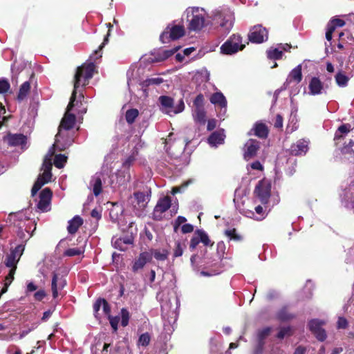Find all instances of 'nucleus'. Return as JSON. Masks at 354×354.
<instances>
[{
    "label": "nucleus",
    "instance_id": "nucleus-61",
    "mask_svg": "<svg viewBox=\"0 0 354 354\" xmlns=\"http://www.w3.org/2000/svg\"><path fill=\"white\" fill-rule=\"evenodd\" d=\"M133 196L138 204L144 203L146 200V195L143 192H136L133 194Z\"/></svg>",
    "mask_w": 354,
    "mask_h": 354
},
{
    "label": "nucleus",
    "instance_id": "nucleus-37",
    "mask_svg": "<svg viewBox=\"0 0 354 354\" xmlns=\"http://www.w3.org/2000/svg\"><path fill=\"white\" fill-rule=\"evenodd\" d=\"M19 261L14 257L13 254H8L5 260V265L10 269L17 270V266Z\"/></svg>",
    "mask_w": 354,
    "mask_h": 354
},
{
    "label": "nucleus",
    "instance_id": "nucleus-49",
    "mask_svg": "<svg viewBox=\"0 0 354 354\" xmlns=\"http://www.w3.org/2000/svg\"><path fill=\"white\" fill-rule=\"evenodd\" d=\"M183 254V248L180 241H176L175 248L174 249L173 257L177 258L181 257Z\"/></svg>",
    "mask_w": 354,
    "mask_h": 354
},
{
    "label": "nucleus",
    "instance_id": "nucleus-36",
    "mask_svg": "<svg viewBox=\"0 0 354 354\" xmlns=\"http://www.w3.org/2000/svg\"><path fill=\"white\" fill-rule=\"evenodd\" d=\"M268 57L270 59H280L283 56V51L279 48H271L267 51Z\"/></svg>",
    "mask_w": 354,
    "mask_h": 354
},
{
    "label": "nucleus",
    "instance_id": "nucleus-26",
    "mask_svg": "<svg viewBox=\"0 0 354 354\" xmlns=\"http://www.w3.org/2000/svg\"><path fill=\"white\" fill-rule=\"evenodd\" d=\"M150 253L157 261H164L168 259L169 251L167 249H154Z\"/></svg>",
    "mask_w": 354,
    "mask_h": 354
},
{
    "label": "nucleus",
    "instance_id": "nucleus-62",
    "mask_svg": "<svg viewBox=\"0 0 354 354\" xmlns=\"http://www.w3.org/2000/svg\"><path fill=\"white\" fill-rule=\"evenodd\" d=\"M46 296V293L44 290H39L34 294V298L37 301H41Z\"/></svg>",
    "mask_w": 354,
    "mask_h": 354
},
{
    "label": "nucleus",
    "instance_id": "nucleus-45",
    "mask_svg": "<svg viewBox=\"0 0 354 354\" xmlns=\"http://www.w3.org/2000/svg\"><path fill=\"white\" fill-rule=\"evenodd\" d=\"M354 145V142L352 140H350L348 145H346L342 149V153L344 155H349L351 157H354V151L352 147Z\"/></svg>",
    "mask_w": 354,
    "mask_h": 354
},
{
    "label": "nucleus",
    "instance_id": "nucleus-10",
    "mask_svg": "<svg viewBox=\"0 0 354 354\" xmlns=\"http://www.w3.org/2000/svg\"><path fill=\"white\" fill-rule=\"evenodd\" d=\"M324 324V321L318 319H313L308 322L309 330L320 342H324L327 337L326 330L322 327Z\"/></svg>",
    "mask_w": 354,
    "mask_h": 354
},
{
    "label": "nucleus",
    "instance_id": "nucleus-51",
    "mask_svg": "<svg viewBox=\"0 0 354 354\" xmlns=\"http://www.w3.org/2000/svg\"><path fill=\"white\" fill-rule=\"evenodd\" d=\"M204 96L203 94H198L194 100L195 109H203Z\"/></svg>",
    "mask_w": 354,
    "mask_h": 354
},
{
    "label": "nucleus",
    "instance_id": "nucleus-15",
    "mask_svg": "<svg viewBox=\"0 0 354 354\" xmlns=\"http://www.w3.org/2000/svg\"><path fill=\"white\" fill-rule=\"evenodd\" d=\"M308 150V142L303 139L299 140L295 143H293L288 149L289 153L295 156L305 155Z\"/></svg>",
    "mask_w": 354,
    "mask_h": 354
},
{
    "label": "nucleus",
    "instance_id": "nucleus-23",
    "mask_svg": "<svg viewBox=\"0 0 354 354\" xmlns=\"http://www.w3.org/2000/svg\"><path fill=\"white\" fill-rule=\"evenodd\" d=\"M225 134L223 130L216 131L213 132L208 138V142L211 145H216L217 144H221L225 139Z\"/></svg>",
    "mask_w": 354,
    "mask_h": 354
},
{
    "label": "nucleus",
    "instance_id": "nucleus-46",
    "mask_svg": "<svg viewBox=\"0 0 354 354\" xmlns=\"http://www.w3.org/2000/svg\"><path fill=\"white\" fill-rule=\"evenodd\" d=\"M107 27L109 28L108 32L104 37L103 42L101 44V45L99 46L98 49L96 50L94 53L95 55H98V53L102 50V48L104 47L106 44L109 41V37L110 36V29L113 28V25L111 23L106 24Z\"/></svg>",
    "mask_w": 354,
    "mask_h": 354
},
{
    "label": "nucleus",
    "instance_id": "nucleus-53",
    "mask_svg": "<svg viewBox=\"0 0 354 354\" xmlns=\"http://www.w3.org/2000/svg\"><path fill=\"white\" fill-rule=\"evenodd\" d=\"M187 221V218L183 216H178L174 223V230L177 232L179 227Z\"/></svg>",
    "mask_w": 354,
    "mask_h": 354
},
{
    "label": "nucleus",
    "instance_id": "nucleus-4",
    "mask_svg": "<svg viewBox=\"0 0 354 354\" xmlns=\"http://www.w3.org/2000/svg\"><path fill=\"white\" fill-rule=\"evenodd\" d=\"M186 12L187 21H189L188 28L194 31L201 30L204 26L205 18L199 13L198 8H189Z\"/></svg>",
    "mask_w": 354,
    "mask_h": 354
},
{
    "label": "nucleus",
    "instance_id": "nucleus-58",
    "mask_svg": "<svg viewBox=\"0 0 354 354\" xmlns=\"http://www.w3.org/2000/svg\"><path fill=\"white\" fill-rule=\"evenodd\" d=\"M102 304L103 298H98L93 304L94 315L95 317H97L98 311L100 310L101 306H102Z\"/></svg>",
    "mask_w": 354,
    "mask_h": 354
},
{
    "label": "nucleus",
    "instance_id": "nucleus-48",
    "mask_svg": "<svg viewBox=\"0 0 354 354\" xmlns=\"http://www.w3.org/2000/svg\"><path fill=\"white\" fill-rule=\"evenodd\" d=\"M83 250L80 248H69L64 252V256L74 257L78 256L83 253Z\"/></svg>",
    "mask_w": 354,
    "mask_h": 354
},
{
    "label": "nucleus",
    "instance_id": "nucleus-42",
    "mask_svg": "<svg viewBox=\"0 0 354 354\" xmlns=\"http://www.w3.org/2000/svg\"><path fill=\"white\" fill-rule=\"evenodd\" d=\"M151 341V336L149 333H145L140 335L138 344L144 347L147 346Z\"/></svg>",
    "mask_w": 354,
    "mask_h": 354
},
{
    "label": "nucleus",
    "instance_id": "nucleus-2",
    "mask_svg": "<svg viewBox=\"0 0 354 354\" xmlns=\"http://www.w3.org/2000/svg\"><path fill=\"white\" fill-rule=\"evenodd\" d=\"M245 48L242 43V37L239 34H233L221 46V53L223 55H232Z\"/></svg>",
    "mask_w": 354,
    "mask_h": 354
},
{
    "label": "nucleus",
    "instance_id": "nucleus-39",
    "mask_svg": "<svg viewBox=\"0 0 354 354\" xmlns=\"http://www.w3.org/2000/svg\"><path fill=\"white\" fill-rule=\"evenodd\" d=\"M25 250L24 244H19L16 246L14 249L11 250L10 254H13L14 257L19 261Z\"/></svg>",
    "mask_w": 354,
    "mask_h": 354
},
{
    "label": "nucleus",
    "instance_id": "nucleus-5",
    "mask_svg": "<svg viewBox=\"0 0 354 354\" xmlns=\"http://www.w3.org/2000/svg\"><path fill=\"white\" fill-rule=\"evenodd\" d=\"M254 194L263 205L268 204L271 196V183L269 180L263 179L256 185Z\"/></svg>",
    "mask_w": 354,
    "mask_h": 354
},
{
    "label": "nucleus",
    "instance_id": "nucleus-44",
    "mask_svg": "<svg viewBox=\"0 0 354 354\" xmlns=\"http://www.w3.org/2000/svg\"><path fill=\"white\" fill-rule=\"evenodd\" d=\"M102 180L100 177H97L95 178V182L93 184V194L95 196H97L98 195H100V194L102 192Z\"/></svg>",
    "mask_w": 354,
    "mask_h": 354
},
{
    "label": "nucleus",
    "instance_id": "nucleus-7",
    "mask_svg": "<svg viewBox=\"0 0 354 354\" xmlns=\"http://www.w3.org/2000/svg\"><path fill=\"white\" fill-rule=\"evenodd\" d=\"M202 243L205 246L212 247L214 242H212L207 234L203 230H196L189 242V250L194 251L198 245Z\"/></svg>",
    "mask_w": 354,
    "mask_h": 354
},
{
    "label": "nucleus",
    "instance_id": "nucleus-60",
    "mask_svg": "<svg viewBox=\"0 0 354 354\" xmlns=\"http://www.w3.org/2000/svg\"><path fill=\"white\" fill-rule=\"evenodd\" d=\"M52 167H53V165L51 162V160L50 158H46L44 160V162L42 164V169L44 171H51Z\"/></svg>",
    "mask_w": 354,
    "mask_h": 354
},
{
    "label": "nucleus",
    "instance_id": "nucleus-63",
    "mask_svg": "<svg viewBox=\"0 0 354 354\" xmlns=\"http://www.w3.org/2000/svg\"><path fill=\"white\" fill-rule=\"evenodd\" d=\"M194 231V226L192 224L186 223L181 227V232L183 234H187Z\"/></svg>",
    "mask_w": 354,
    "mask_h": 354
},
{
    "label": "nucleus",
    "instance_id": "nucleus-38",
    "mask_svg": "<svg viewBox=\"0 0 354 354\" xmlns=\"http://www.w3.org/2000/svg\"><path fill=\"white\" fill-rule=\"evenodd\" d=\"M66 161L67 157L65 155L61 153L57 154L54 158V165L57 168L61 169L64 167Z\"/></svg>",
    "mask_w": 354,
    "mask_h": 354
},
{
    "label": "nucleus",
    "instance_id": "nucleus-6",
    "mask_svg": "<svg viewBox=\"0 0 354 354\" xmlns=\"http://www.w3.org/2000/svg\"><path fill=\"white\" fill-rule=\"evenodd\" d=\"M159 102L167 114H177L182 112L185 109V104L182 99L176 106L174 104L173 98L167 95L160 96Z\"/></svg>",
    "mask_w": 354,
    "mask_h": 354
},
{
    "label": "nucleus",
    "instance_id": "nucleus-52",
    "mask_svg": "<svg viewBox=\"0 0 354 354\" xmlns=\"http://www.w3.org/2000/svg\"><path fill=\"white\" fill-rule=\"evenodd\" d=\"M124 243L126 245H129V244H132L133 243V240L131 238H129V237H124V238H120V239H118L115 241V248H119L120 250H122L119 245L120 243Z\"/></svg>",
    "mask_w": 354,
    "mask_h": 354
},
{
    "label": "nucleus",
    "instance_id": "nucleus-35",
    "mask_svg": "<svg viewBox=\"0 0 354 354\" xmlns=\"http://www.w3.org/2000/svg\"><path fill=\"white\" fill-rule=\"evenodd\" d=\"M138 154V151L134 149L131 155H129L122 162V167L124 168L129 169L130 167L133 164L136 159V156Z\"/></svg>",
    "mask_w": 354,
    "mask_h": 354
},
{
    "label": "nucleus",
    "instance_id": "nucleus-34",
    "mask_svg": "<svg viewBox=\"0 0 354 354\" xmlns=\"http://www.w3.org/2000/svg\"><path fill=\"white\" fill-rule=\"evenodd\" d=\"M163 82V79L161 77L148 78L140 83V86L143 88H146L151 85H159Z\"/></svg>",
    "mask_w": 354,
    "mask_h": 354
},
{
    "label": "nucleus",
    "instance_id": "nucleus-8",
    "mask_svg": "<svg viewBox=\"0 0 354 354\" xmlns=\"http://www.w3.org/2000/svg\"><path fill=\"white\" fill-rule=\"evenodd\" d=\"M268 30L261 25L252 27L248 34V39L254 44H261L268 39Z\"/></svg>",
    "mask_w": 354,
    "mask_h": 354
},
{
    "label": "nucleus",
    "instance_id": "nucleus-9",
    "mask_svg": "<svg viewBox=\"0 0 354 354\" xmlns=\"http://www.w3.org/2000/svg\"><path fill=\"white\" fill-rule=\"evenodd\" d=\"M171 202V198L168 196L160 198L153 209L152 213L153 219L155 221H161L163 218V213L170 208Z\"/></svg>",
    "mask_w": 354,
    "mask_h": 354
},
{
    "label": "nucleus",
    "instance_id": "nucleus-59",
    "mask_svg": "<svg viewBox=\"0 0 354 354\" xmlns=\"http://www.w3.org/2000/svg\"><path fill=\"white\" fill-rule=\"evenodd\" d=\"M265 343L257 342V344L254 347L252 354H262L264 349Z\"/></svg>",
    "mask_w": 354,
    "mask_h": 354
},
{
    "label": "nucleus",
    "instance_id": "nucleus-41",
    "mask_svg": "<svg viewBox=\"0 0 354 354\" xmlns=\"http://www.w3.org/2000/svg\"><path fill=\"white\" fill-rule=\"evenodd\" d=\"M292 331L290 326L281 328L279 333L277 335L278 339H282L286 336L290 337L292 335Z\"/></svg>",
    "mask_w": 354,
    "mask_h": 354
},
{
    "label": "nucleus",
    "instance_id": "nucleus-13",
    "mask_svg": "<svg viewBox=\"0 0 354 354\" xmlns=\"http://www.w3.org/2000/svg\"><path fill=\"white\" fill-rule=\"evenodd\" d=\"M52 196L53 192L50 188L44 189L39 194L37 208L43 212L49 211Z\"/></svg>",
    "mask_w": 354,
    "mask_h": 354
},
{
    "label": "nucleus",
    "instance_id": "nucleus-14",
    "mask_svg": "<svg viewBox=\"0 0 354 354\" xmlns=\"http://www.w3.org/2000/svg\"><path fill=\"white\" fill-rule=\"evenodd\" d=\"M66 285V281L62 276L55 272L53 273L51 281V290L53 297L54 299H55L59 295L58 290H62Z\"/></svg>",
    "mask_w": 354,
    "mask_h": 354
},
{
    "label": "nucleus",
    "instance_id": "nucleus-40",
    "mask_svg": "<svg viewBox=\"0 0 354 354\" xmlns=\"http://www.w3.org/2000/svg\"><path fill=\"white\" fill-rule=\"evenodd\" d=\"M121 315V325L123 327H126L129 324L130 319V313L128 310L125 308H122L120 311Z\"/></svg>",
    "mask_w": 354,
    "mask_h": 354
},
{
    "label": "nucleus",
    "instance_id": "nucleus-25",
    "mask_svg": "<svg viewBox=\"0 0 354 354\" xmlns=\"http://www.w3.org/2000/svg\"><path fill=\"white\" fill-rule=\"evenodd\" d=\"M210 102L214 104L220 106L221 108L226 107L227 106L225 97L221 92H216L212 94L210 97Z\"/></svg>",
    "mask_w": 354,
    "mask_h": 354
},
{
    "label": "nucleus",
    "instance_id": "nucleus-24",
    "mask_svg": "<svg viewBox=\"0 0 354 354\" xmlns=\"http://www.w3.org/2000/svg\"><path fill=\"white\" fill-rule=\"evenodd\" d=\"M131 180V175L129 171H118L116 173V183L119 186L126 185Z\"/></svg>",
    "mask_w": 354,
    "mask_h": 354
},
{
    "label": "nucleus",
    "instance_id": "nucleus-11",
    "mask_svg": "<svg viewBox=\"0 0 354 354\" xmlns=\"http://www.w3.org/2000/svg\"><path fill=\"white\" fill-rule=\"evenodd\" d=\"M261 143L256 139L250 138L244 145L243 158L248 161L257 156L260 149Z\"/></svg>",
    "mask_w": 354,
    "mask_h": 354
},
{
    "label": "nucleus",
    "instance_id": "nucleus-50",
    "mask_svg": "<svg viewBox=\"0 0 354 354\" xmlns=\"http://www.w3.org/2000/svg\"><path fill=\"white\" fill-rule=\"evenodd\" d=\"M44 185H45L44 182L41 181V178H37L31 189L32 196H35Z\"/></svg>",
    "mask_w": 354,
    "mask_h": 354
},
{
    "label": "nucleus",
    "instance_id": "nucleus-27",
    "mask_svg": "<svg viewBox=\"0 0 354 354\" xmlns=\"http://www.w3.org/2000/svg\"><path fill=\"white\" fill-rule=\"evenodd\" d=\"M180 46H176L172 49L170 50H164L161 52H159L157 54V57L156 58L157 62H162L164 61L169 57H170L171 55H173L176 51H178L180 49Z\"/></svg>",
    "mask_w": 354,
    "mask_h": 354
},
{
    "label": "nucleus",
    "instance_id": "nucleus-47",
    "mask_svg": "<svg viewBox=\"0 0 354 354\" xmlns=\"http://www.w3.org/2000/svg\"><path fill=\"white\" fill-rule=\"evenodd\" d=\"M111 326L113 330V333H116L118 329V323L120 322V317L119 316H112L109 315L108 317Z\"/></svg>",
    "mask_w": 354,
    "mask_h": 354
},
{
    "label": "nucleus",
    "instance_id": "nucleus-31",
    "mask_svg": "<svg viewBox=\"0 0 354 354\" xmlns=\"http://www.w3.org/2000/svg\"><path fill=\"white\" fill-rule=\"evenodd\" d=\"M16 270L10 269L8 274L5 277L4 286L1 290V294H3L7 292L9 286L12 283L15 277Z\"/></svg>",
    "mask_w": 354,
    "mask_h": 354
},
{
    "label": "nucleus",
    "instance_id": "nucleus-17",
    "mask_svg": "<svg viewBox=\"0 0 354 354\" xmlns=\"http://www.w3.org/2000/svg\"><path fill=\"white\" fill-rule=\"evenodd\" d=\"M151 260L152 257L150 252H141L132 266V271L137 272L139 270L142 269L147 263L150 262Z\"/></svg>",
    "mask_w": 354,
    "mask_h": 354
},
{
    "label": "nucleus",
    "instance_id": "nucleus-18",
    "mask_svg": "<svg viewBox=\"0 0 354 354\" xmlns=\"http://www.w3.org/2000/svg\"><path fill=\"white\" fill-rule=\"evenodd\" d=\"M309 93L313 95H317L322 93L324 88V84L319 77H313L310 79L308 84Z\"/></svg>",
    "mask_w": 354,
    "mask_h": 354
},
{
    "label": "nucleus",
    "instance_id": "nucleus-29",
    "mask_svg": "<svg viewBox=\"0 0 354 354\" xmlns=\"http://www.w3.org/2000/svg\"><path fill=\"white\" fill-rule=\"evenodd\" d=\"M30 89V82L26 81L24 83H23L19 88L18 95H17V99L19 101H22L26 98L27 95L28 94Z\"/></svg>",
    "mask_w": 354,
    "mask_h": 354
},
{
    "label": "nucleus",
    "instance_id": "nucleus-43",
    "mask_svg": "<svg viewBox=\"0 0 354 354\" xmlns=\"http://www.w3.org/2000/svg\"><path fill=\"white\" fill-rule=\"evenodd\" d=\"M270 327H266L262 330H259L257 334L258 342L265 343L264 339L270 334Z\"/></svg>",
    "mask_w": 354,
    "mask_h": 354
},
{
    "label": "nucleus",
    "instance_id": "nucleus-12",
    "mask_svg": "<svg viewBox=\"0 0 354 354\" xmlns=\"http://www.w3.org/2000/svg\"><path fill=\"white\" fill-rule=\"evenodd\" d=\"M3 140L6 142L10 147H21L22 149L26 145L27 136L23 133H12L3 136Z\"/></svg>",
    "mask_w": 354,
    "mask_h": 354
},
{
    "label": "nucleus",
    "instance_id": "nucleus-33",
    "mask_svg": "<svg viewBox=\"0 0 354 354\" xmlns=\"http://www.w3.org/2000/svg\"><path fill=\"white\" fill-rule=\"evenodd\" d=\"M335 82L340 87H344L348 84L349 78L342 71H339L335 75Z\"/></svg>",
    "mask_w": 354,
    "mask_h": 354
},
{
    "label": "nucleus",
    "instance_id": "nucleus-22",
    "mask_svg": "<svg viewBox=\"0 0 354 354\" xmlns=\"http://www.w3.org/2000/svg\"><path fill=\"white\" fill-rule=\"evenodd\" d=\"M295 317V315L289 312L287 306L282 307L277 313V318L281 322L290 321Z\"/></svg>",
    "mask_w": 354,
    "mask_h": 354
},
{
    "label": "nucleus",
    "instance_id": "nucleus-32",
    "mask_svg": "<svg viewBox=\"0 0 354 354\" xmlns=\"http://www.w3.org/2000/svg\"><path fill=\"white\" fill-rule=\"evenodd\" d=\"M139 115V111L137 109H130L127 111L125 113V119L128 124H132Z\"/></svg>",
    "mask_w": 354,
    "mask_h": 354
},
{
    "label": "nucleus",
    "instance_id": "nucleus-30",
    "mask_svg": "<svg viewBox=\"0 0 354 354\" xmlns=\"http://www.w3.org/2000/svg\"><path fill=\"white\" fill-rule=\"evenodd\" d=\"M224 234L229 238L230 241L239 242L243 240L241 235L239 234L235 228L227 229L224 231Z\"/></svg>",
    "mask_w": 354,
    "mask_h": 354
},
{
    "label": "nucleus",
    "instance_id": "nucleus-20",
    "mask_svg": "<svg viewBox=\"0 0 354 354\" xmlns=\"http://www.w3.org/2000/svg\"><path fill=\"white\" fill-rule=\"evenodd\" d=\"M84 221L80 216H75L71 220L68 221L67 227L68 232L71 234H75L79 230L80 227L82 225Z\"/></svg>",
    "mask_w": 354,
    "mask_h": 354
},
{
    "label": "nucleus",
    "instance_id": "nucleus-3",
    "mask_svg": "<svg viewBox=\"0 0 354 354\" xmlns=\"http://www.w3.org/2000/svg\"><path fill=\"white\" fill-rule=\"evenodd\" d=\"M185 30L183 26L181 25H168L160 36V40L162 43L166 44L171 40L174 41L180 39L185 35Z\"/></svg>",
    "mask_w": 354,
    "mask_h": 354
},
{
    "label": "nucleus",
    "instance_id": "nucleus-16",
    "mask_svg": "<svg viewBox=\"0 0 354 354\" xmlns=\"http://www.w3.org/2000/svg\"><path fill=\"white\" fill-rule=\"evenodd\" d=\"M269 133V129L267 125L262 122H257L253 127L248 132V135H254L257 137L266 139L268 138Z\"/></svg>",
    "mask_w": 354,
    "mask_h": 354
},
{
    "label": "nucleus",
    "instance_id": "nucleus-1",
    "mask_svg": "<svg viewBox=\"0 0 354 354\" xmlns=\"http://www.w3.org/2000/svg\"><path fill=\"white\" fill-rule=\"evenodd\" d=\"M94 70L95 64L93 63L84 64L77 68L73 80V91L70 98V102L67 106L66 111L59 126V132L55 136L56 143L57 142V138L60 134V131L62 129L68 131L74 127L76 122V116L73 113H71L70 111L75 106L77 89L80 86L84 87L88 84L89 80L93 77Z\"/></svg>",
    "mask_w": 354,
    "mask_h": 354
},
{
    "label": "nucleus",
    "instance_id": "nucleus-19",
    "mask_svg": "<svg viewBox=\"0 0 354 354\" xmlns=\"http://www.w3.org/2000/svg\"><path fill=\"white\" fill-rule=\"evenodd\" d=\"M302 77L301 65L299 64L290 72L286 82L287 84H290L292 82L299 84L301 81Z\"/></svg>",
    "mask_w": 354,
    "mask_h": 354
},
{
    "label": "nucleus",
    "instance_id": "nucleus-28",
    "mask_svg": "<svg viewBox=\"0 0 354 354\" xmlns=\"http://www.w3.org/2000/svg\"><path fill=\"white\" fill-rule=\"evenodd\" d=\"M194 120L200 124H205L206 122V112L203 109H195L194 113Z\"/></svg>",
    "mask_w": 354,
    "mask_h": 354
},
{
    "label": "nucleus",
    "instance_id": "nucleus-57",
    "mask_svg": "<svg viewBox=\"0 0 354 354\" xmlns=\"http://www.w3.org/2000/svg\"><path fill=\"white\" fill-rule=\"evenodd\" d=\"M6 113V109L5 106L2 105V104H0V129L4 124L5 122L8 120V117L3 116Z\"/></svg>",
    "mask_w": 354,
    "mask_h": 354
},
{
    "label": "nucleus",
    "instance_id": "nucleus-21",
    "mask_svg": "<svg viewBox=\"0 0 354 354\" xmlns=\"http://www.w3.org/2000/svg\"><path fill=\"white\" fill-rule=\"evenodd\" d=\"M352 129L353 128L351 127V124H342L337 128V131H335L334 140L335 142H338L344 139L346 135L348 134Z\"/></svg>",
    "mask_w": 354,
    "mask_h": 354
},
{
    "label": "nucleus",
    "instance_id": "nucleus-64",
    "mask_svg": "<svg viewBox=\"0 0 354 354\" xmlns=\"http://www.w3.org/2000/svg\"><path fill=\"white\" fill-rule=\"evenodd\" d=\"M102 308L103 311L105 315H108V317L109 315H111V306L109 304L108 301L103 298V304H102Z\"/></svg>",
    "mask_w": 354,
    "mask_h": 354
},
{
    "label": "nucleus",
    "instance_id": "nucleus-55",
    "mask_svg": "<svg viewBox=\"0 0 354 354\" xmlns=\"http://www.w3.org/2000/svg\"><path fill=\"white\" fill-rule=\"evenodd\" d=\"M10 88V83L5 79H0V93H6Z\"/></svg>",
    "mask_w": 354,
    "mask_h": 354
},
{
    "label": "nucleus",
    "instance_id": "nucleus-54",
    "mask_svg": "<svg viewBox=\"0 0 354 354\" xmlns=\"http://www.w3.org/2000/svg\"><path fill=\"white\" fill-rule=\"evenodd\" d=\"M52 173L51 171H44L41 174H39L38 178H41V181L44 182L45 184L49 183L51 180Z\"/></svg>",
    "mask_w": 354,
    "mask_h": 354
},
{
    "label": "nucleus",
    "instance_id": "nucleus-56",
    "mask_svg": "<svg viewBox=\"0 0 354 354\" xmlns=\"http://www.w3.org/2000/svg\"><path fill=\"white\" fill-rule=\"evenodd\" d=\"M348 323L346 318L339 317L337 322V327L339 329H345L348 327Z\"/></svg>",
    "mask_w": 354,
    "mask_h": 354
}]
</instances>
